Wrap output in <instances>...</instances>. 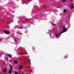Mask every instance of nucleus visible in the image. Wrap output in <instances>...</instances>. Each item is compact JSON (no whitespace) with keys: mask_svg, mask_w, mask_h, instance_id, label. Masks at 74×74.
I'll return each instance as SVG.
<instances>
[{"mask_svg":"<svg viewBox=\"0 0 74 74\" xmlns=\"http://www.w3.org/2000/svg\"><path fill=\"white\" fill-rule=\"evenodd\" d=\"M67 30V29H66L65 27H64L63 28L62 31L60 33V36L61 34L63 33H64V32H66V31Z\"/></svg>","mask_w":74,"mask_h":74,"instance_id":"obj_1","label":"nucleus"},{"mask_svg":"<svg viewBox=\"0 0 74 74\" xmlns=\"http://www.w3.org/2000/svg\"><path fill=\"white\" fill-rule=\"evenodd\" d=\"M10 69L9 70V73H10V74H11V73H12V71H11V70H12V67L11 66V65H10Z\"/></svg>","mask_w":74,"mask_h":74,"instance_id":"obj_2","label":"nucleus"},{"mask_svg":"<svg viewBox=\"0 0 74 74\" xmlns=\"http://www.w3.org/2000/svg\"><path fill=\"white\" fill-rule=\"evenodd\" d=\"M3 31L4 33H5V34H10V32L8 31H5V30H4Z\"/></svg>","mask_w":74,"mask_h":74,"instance_id":"obj_3","label":"nucleus"},{"mask_svg":"<svg viewBox=\"0 0 74 74\" xmlns=\"http://www.w3.org/2000/svg\"><path fill=\"white\" fill-rule=\"evenodd\" d=\"M71 10H73V8H74V6H73V5H71Z\"/></svg>","mask_w":74,"mask_h":74,"instance_id":"obj_4","label":"nucleus"},{"mask_svg":"<svg viewBox=\"0 0 74 74\" xmlns=\"http://www.w3.org/2000/svg\"><path fill=\"white\" fill-rule=\"evenodd\" d=\"M22 67H23V66H19V68L20 69H21Z\"/></svg>","mask_w":74,"mask_h":74,"instance_id":"obj_5","label":"nucleus"},{"mask_svg":"<svg viewBox=\"0 0 74 74\" xmlns=\"http://www.w3.org/2000/svg\"><path fill=\"white\" fill-rule=\"evenodd\" d=\"M66 12V9H64V13H65Z\"/></svg>","mask_w":74,"mask_h":74,"instance_id":"obj_6","label":"nucleus"},{"mask_svg":"<svg viewBox=\"0 0 74 74\" xmlns=\"http://www.w3.org/2000/svg\"><path fill=\"white\" fill-rule=\"evenodd\" d=\"M14 63L15 64H16V63H18V62H17V61L15 60L14 61Z\"/></svg>","mask_w":74,"mask_h":74,"instance_id":"obj_7","label":"nucleus"},{"mask_svg":"<svg viewBox=\"0 0 74 74\" xmlns=\"http://www.w3.org/2000/svg\"><path fill=\"white\" fill-rule=\"evenodd\" d=\"M6 70H5V69H4L3 70V72L4 73H6Z\"/></svg>","mask_w":74,"mask_h":74,"instance_id":"obj_8","label":"nucleus"},{"mask_svg":"<svg viewBox=\"0 0 74 74\" xmlns=\"http://www.w3.org/2000/svg\"><path fill=\"white\" fill-rule=\"evenodd\" d=\"M14 40L16 42H17V41H16V38H14Z\"/></svg>","mask_w":74,"mask_h":74,"instance_id":"obj_9","label":"nucleus"},{"mask_svg":"<svg viewBox=\"0 0 74 74\" xmlns=\"http://www.w3.org/2000/svg\"><path fill=\"white\" fill-rule=\"evenodd\" d=\"M8 57H11V55H8Z\"/></svg>","mask_w":74,"mask_h":74,"instance_id":"obj_10","label":"nucleus"},{"mask_svg":"<svg viewBox=\"0 0 74 74\" xmlns=\"http://www.w3.org/2000/svg\"><path fill=\"white\" fill-rule=\"evenodd\" d=\"M59 35L58 34H56V37H58V36Z\"/></svg>","mask_w":74,"mask_h":74,"instance_id":"obj_11","label":"nucleus"},{"mask_svg":"<svg viewBox=\"0 0 74 74\" xmlns=\"http://www.w3.org/2000/svg\"><path fill=\"white\" fill-rule=\"evenodd\" d=\"M66 1V0H63V2H65Z\"/></svg>","mask_w":74,"mask_h":74,"instance_id":"obj_12","label":"nucleus"},{"mask_svg":"<svg viewBox=\"0 0 74 74\" xmlns=\"http://www.w3.org/2000/svg\"><path fill=\"white\" fill-rule=\"evenodd\" d=\"M18 29H21V28L19 27H18Z\"/></svg>","mask_w":74,"mask_h":74,"instance_id":"obj_13","label":"nucleus"},{"mask_svg":"<svg viewBox=\"0 0 74 74\" xmlns=\"http://www.w3.org/2000/svg\"><path fill=\"white\" fill-rule=\"evenodd\" d=\"M15 74H18V73H17V72H16V71H15Z\"/></svg>","mask_w":74,"mask_h":74,"instance_id":"obj_14","label":"nucleus"},{"mask_svg":"<svg viewBox=\"0 0 74 74\" xmlns=\"http://www.w3.org/2000/svg\"><path fill=\"white\" fill-rule=\"evenodd\" d=\"M52 25H53V26H55V25L56 24H52Z\"/></svg>","mask_w":74,"mask_h":74,"instance_id":"obj_15","label":"nucleus"},{"mask_svg":"<svg viewBox=\"0 0 74 74\" xmlns=\"http://www.w3.org/2000/svg\"><path fill=\"white\" fill-rule=\"evenodd\" d=\"M73 0H70V1H71V2H72L73 1Z\"/></svg>","mask_w":74,"mask_h":74,"instance_id":"obj_16","label":"nucleus"},{"mask_svg":"<svg viewBox=\"0 0 74 74\" xmlns=\"http://www.w3.org/2000/svg\"><path fill=\"white\" fill-rule=\"evenodd\" d=\"M52 34V33L49 34V35L51 36V34Z\"/></svg>","mask_w":74,"mask_h":74,"instance_id":"obj_17","label":"nucleus"},{"mask_svg":"<svg viewBox=\"0 0 74 74\" xmlns=\"http://www.w3.org/2000/svg\"><path fill=\"white\" fill-rule=\"evenodd\" d=\"M6 59H7V60H8V58H7V57H6Z\"/></svg>","mask_w":74,"mask_h":74,"instance_id":"obj_18","label":"nucleus"},{"mask_svg":"<svg viewBox=\"0 0 74 74\" xmlns=\"http://www.w3.org/2000/svg\"><path fill=\"white\" fill-rule=\"evenodd\" d=\"M28 61H30V59H29L28 60Z\"/></svg>","mask_w":74,"mask_h":74,"instance_id":"obj_19","label":"nucleus"},{"mask_svg":"<svg viewBox=\"0 0 74 74\" xmlns=\"http://www.w3.org/2000/svg\"><path fill=\"white\" fill-rule=\"evenodd\" d=\"M10 62H11V60H10Z\"/></svg>","mask_w":74,"mask_h":74,"instance_id":"obj_20","label":"nucleus"},{"mask_svg":"<svg viewBox=\"0 0 74 74\" xmlns=\"http://www.w3.org/2000/svg\"><path fill=\"white\" fill-rule=\"evenodd\" d=\"M0 40H1V39H0Z\"/></svg>","mask_w":74,"mask_h":74,"instance_id":"obj_21","label":"nucleus"},{"mask_svg":"<svg viewBox=\"0 0 74 74\" xmlns=\"http://www.w3.org/2000/svg\"><path fill=\"white\" fill-rule=\"evenodd\" d=\"M30 0H29V1H30Z\"/></svg>","mask_w":74,"mask_h":74,"instance_id":"obj_22","label":"nucleus"}]
</instances>
